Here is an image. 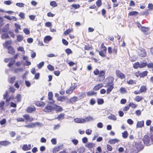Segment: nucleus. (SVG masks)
Masks as SVG:
<instances>
[{
    "mask_svg": "<svg viewBox=\"0 0 153 153\" xmlns=\"http://www.w3.org/2000/svg\"><path fill=\"white\" fill-rule=\"evenodd\" d=\"M97 100L98 105H102L104 102V100L102 99L98 98Z\"/></svg>",
    "mask_w": 153,
    "mask_h": 153,
    "instance_id": "8fccbe9b",
    "label": "nucleus"
},
{
    "mask_svg": "<svg viewBox=\"0 0 153 153\" xmlns=\"http://www.w3.org/2000/svg\"><path fill=\"white\" fill-rule=\"evenodd\" d=\"M108 117L109 119L114 120H115L117 119V118L116 116L114 115L111 114L110 116H109Z\"/></svg>",
    "mask_w": 153,
    "mask_h": 153,
    "instance_id": "3c124183",
    "label": "nucleus"
},
{
    "mask_svg": "<svg viewBox=\"0 0 153 153\" xmlns=\"http://www.w3.org/2000/svg\"><path fill=\"white\" fill-rule=\"evenodd\" d=\"M148 72L147 71H146L141 73L140 77H144L147 76Z\"/></svg>",
    "mask_w": 153,
    "mask_h": 153,
    "instance_id": "37998d69",
    "label": "nucleus"
},
{
    "mask_svg": "<svg viewBox=\"0 0 153 153\" xmlns=\"http://www.w3.org/2000/svg\"><path fill=\"white\" fill-rule=\"evenodd\" d=\"M15 26L16 28L15 30V32L16 33H19V30L21 29L20 26L17 23H15Z\"/></svg>",
    "mask_w": 153,
    "mask_h": 153,
    "instance_id": "cd10ccee",
    "label": "nucleus"
},
{
    "mask_svg": "<svg viewBox=\"0 0 153 153\" xmlns=\"http://www.w3.org/2000/svg\"><path fill=\"white\" fill-rule=\"evenodd\" d=\"M7 49L8 50V52L9 53L12 55L14 54L15 53V51L12 47L11 46L8 47Z\"/></svg>",
    "mask_w": 153,
    "mask_h": 153,
    "instance_id": "4be33fe9",
    "label": "nucleus"
},
{
    "mask_svg": "<svg viewBox=\"0 0 153 153\" xmlns=\"http://www.w3.org/2000/svg\"><path fill=\"white\" fill-rule=\"evenodd\" d=\"M73 29L71 28L70 29H68L66 30L63 33V34L65 35H67L69 34L70 33L73 32Z\"/></svg>",
    "mask_w": 153,
    "mask_h": 153,
    "instance_id": "c756f323",
    "label": "nucleus"
},
{
    "mask_svg": "<svg viewBox=\"0 0 153 153\" xmlns=\"http://www.w3.org/2000/svg\"><path fill=\"white\" fill-rule=\"evenodd\" d=\"M47 68L51 71H53L54 70V67L52 65L49 64L47 65Z\"/></svg>",
    "mask_w": 153,
    "mask_h": 153,
    "instance_id": "5fc2aeb1",
    "label": "nucleus"
},
{
    "mask_svg": "<svg viewBox=\"0 0 153 153\" xmlns=\"http://www.w3.org/2000/svg\"><path fill=\"white\" fill-rule=\"evenodd\" d=\"M24 32L26 35H28L30 33V30L27 28H25L23 30Z\"/></svg>",
    "mask_w": 153,
    "mask_h": 153,
    "instance_id": "bf43d9fd",
    "label": "nucleus"
},
{
    "mask_svg": "<svg viewBox=\"0 0 153 153\" xmlns=\"http://www.w3.org/2000/svg\"><path fill=\"white\" fill-rule=\"evenodd\" d=\"M35 105L38 107H43L45 105L44 102L41 101H38L35 103Z\"/></svg>",
    "mask_w": 153,
    "mask_h": 153,
    "instance_id": "b1692460",
    "label": "nucleus"
},
{
    "mask_svg": "<svg viewBox=\"0 0 153 153\" xmlns=\"http://www.w3.org/2000/svg\"><path fill=\"white\" fill-rule=\"evenodd\" d=\"M143 99V97L140 96H137L134 98V100L137 102H139Z\"/></svg>",
    "mask_w": 153,
    "mask_h": 153,
    "instance_id": "72a5a7b5",
    "label": "nucleus"
},
{
    "mask_svg": "<svg viewBox=\"0 0 153 153\" xmlns=\"http://www.w3.org/2000/svg\"><path fill=\"white\" fill-rule=\"evenodd\" d=\"M71 9H72L73 8H74V9H76L78 8H79L80 7V6L79 4H72L71 5Z\"/></svg>",
    "mask_w": 153,
    "mask_h": 153,
    "instance_id": "79ce46f5",
    "label": "nucleus"
},
{
    "mask_svg": "<svg viewBox=\"0 0 153 153\" xmlns=\"http://www.w3.org/2000/svg\"><path fill=\"white\" fill-rule=\"evenodd\" d=\"M148 8L149 10H153V4L152 3H149L148 4Z\"/></svg>",
    "mask_w": 153,
    "mask_h": 153,
    "instance_id": "e2e57ef3",
    "label": "nucleus"
},
{
    "mask_svg": "<svg viewBox=\"0 0 153 153\" xmlns=\"http://www.w3.org/2000/svg\"><path fill=\"white\" fill-rule=\"evenodd\" d=\"M149 10L147 9L146 10L141 12L140 13V15L141 16H147L149 15Z\"/></svg>",
    "mask_w": 153,
    "mask_h": 153,
    "instance_id": "c9c22d12",
    "label": "nucleus"
},
{
    "mask_svg": "<svg viewBox=\"0 0 153 153\" xmlns=\"http://www.w3.org/2000/svg\"><path fill=\"white\" fill-rule=\"evenodd\" d=\"M114 80V77L110 75L107 77L104 81V83L106 84L104 87H106L108 86L106 89L107 94H109L114 88V84L113 82Z\"/></svg>",
    "mask_w": 153,
    "mask_h": 153,
    "instance_id": "f257e3e1",
    "label": "nucleus"
},
{
    "mask_svg": "<svg viewBox=\"0 0 153 153\" xmlns=\"http://www.w3.org/2000/svg\"><path fill=\"white\" fill-rule=\"evenodd\" d=\"M140 63L138 62H137L134 64L133 67L134 69H137L138 68H140Z\"/></svg>",
    "mask_w": 153,
    "mask_h": 153,
    "instance_id": "ea45409f",
    "label": "nucleus"
},
{
    "mask_svg": "<svg viewBox=\"0 0 153 153\" xmlns=\"http://www.w3.org/2000/svg\"><path fill=\"white\" fill-rule=\"evenodd\" d=\"M148 68H152L153 69V63L150 62L148 64L147 63V65Z\"/></svg>",
    "mask_w": 153,
    "mask_h": 153,
    "instance_id": "0e129e2a",
    "label": "nucleus"
},
{
    "mask_svg": "<svg viewBox=\"0 0 153 153\" xmlns=\"http://www.w3.org/2000/svg\"><path fill=\"white\" fill-rule=\"evenodd\" d=\"M32 148L30 144H29L28 145L27 144L24 145L22 147V149L25 151H27L31 149Z\"/></svg>",
    "mask_w": 153,
    "mask_h": 153,
    "instance_id": "ddd939ff",
    "label": "nucleus"
},
{
    "mask_svg": "<svg viewBox=\"0 0 153 153\" xmlns=\"http://www.w3.org/2000/svg\"><path fill=\"white\" fill-rule=\"evenodd\" d=\"M144 126V122L143 120L138 121L136 125V127L137 128H142Z\"/></svg>",
    "mask_w": 153,
    "mask_h": 153,
    "instance_id": "412c9836",
    "label": "nucleus"
},
{
    "mask_svg": "<svg viewBox=\"0 0 153 153\" xmlns=\"http://www.w3.org/2000/svg\"><path fill=\"white\" fill-rule=\"evenodd\" d=\"M50 5L53 7H55L57 6L56 3L54 1H51L50 3Z\"/></svg>",
    "mask_w": 153,
    "mask_h": 153,
    "instance_id": "864d4df0",
    "label": "nucleus"
},
{
    "mask_svg": "<svg viewBox=\"0 0 153 153\" xmlns=\"http://www.w3.org/2000/svg\"><path fill=\"white\" fill-rule=\"evenodd\" d=\"M23 118L22 117H18L16 120L17 122H31L33 120V118L30 116L28 114H26L23 115Z\"/></svg>",
    "mask_w": 153,
    "mask_h": 153,
    "instance_id": "7ed1b4c3",
    "label": "nucleus"
},
{
    "mask_svg": "<svg viewBox=\"0 0 153 153\" xmlns=\"http://www.w3.org/2000/svg\"><path fill=\"white\" fill-rule=\"evenodd\" d=\"M48 99L50 101V102L51 104H53L54 102V100L53 99V94L52 92L50 91L48 94Z\"/></svg>",
    "mask_w": 153,
    "mask_h": 153,
    "instance_id": "9b49d317",
    "label": "nucleus"
},
{
    "mask_svg": "<svg viewBox=\"0 0 153 153\" xmlns=\"http://www.w3.org/2000/svg\"><path fill=\"white\" fill-rule=\"evenodd\" d=\"M147 90V88L146 86L145 85H143L141 86L139 90L141 93H145L146 92Z\"/></svg>",
    "mask_w": 153,
    "mask_h": 153,
    "instance_id": "5701e85b",
    "label": "nucleus"
},
{
    "mask_svg": "<svg viewBox=\"0 0 153 153\" xmlns=\"http://www.w3.org/2000/svg\"><path fill=\"white\" fill-rule=\"evenodd\" d=\"M97 93L93 91H89L87 93V95L88 97L92 96L94 95H96Z\"/></svg>",
    "mask_w": 153,
    "mask_h": 153,
    "instance_id": "f704fd0d",
    "label": "nucleus"
},
{
    "mask_svg": "<svg viewBox=\"0 0 153 153\" xmlns=\"http://www.w3.org/2000/svg\"><path fill=\"white\" fill-rule=\"evenodd\" d=\"M128 153H137V151L135 149L134 147H130L128 150Z\"/></svg>",
    "mask_w": 153,
    "mask_h": 153,
    "instance_id": "393cba45",
    "label": "nucleus"
},
{
    "mask_svg": "<svg viewBox=\"0 0 153 153\" xmlns=\"http://www.w3.org/2000/svg\"><path fill=\"white\" fill-rule=\"evenodd\" d=\"M36 108L34 106L29 107L27 108L26 111L27 113H31L36 110Z\"/></svg>",
    "mask_w": 153,
    "mask_h": 153,
    "instance_id": "a211bd4d",
    "label": "nucleus"
},
{
    "mask_svg": "<svg viewBox=\"0 0 153 153\" xmlns=\"http://www.w3.org/2000/svg\"><path fill=\"white\" fill-rule=\"evenodd\" d=\"M84 49L85 50L88 51L90 50H91L92 49V47L90 46L89 44H88L87 45H85L84 47Z\"/></svg>",
    "mask_w": 153,
    "mask_h": 153,
    "instance_id": "a19ab883",
    "label": "nucleus"
},
{
    "mask_svg": "<svg viewBox=\"0 0 153 153\" xmlns=\"http://www.w3.org/2000/svg\"><path fill=\"white\" fill-rule=\"evenodd\" d=\"M85 151V149L83 147H79L77 150L78 152L79 153H83Z\"/></svg>",
    "mask_w": 153,
    "mask_h": 153,
    "instance_id": "09e8293b",
    "label": "nucleus"
},
{
    "mask_svg": "<svg viewBox=\"0 0 153 153\" xmlns=\"http://www.w3.org/2000/svg\"><path fill=\"white\" fill-rule=\"evenodd\" d=\"M65 114L64 113H61L58 115L57 119L59 120H62L65 118Z\"/></svg>",
    "mask_w": 153,
    "mask_h": 153,
    "instance_id": "7c9ffc66",
    "label": "nucleus"
},
{
    "mask_svg": "<svg viewBox=\"0 0 153 153\" xmlns=\"http://www.w3.org/2000/svg\"><path fill=\"white\" fill-rule=\"evenodd\" d=\"M149 29L150 28L149 27H143L141 29V30L143 32L146 33L149 31Z\"/></svg>",
    "mask_w": 153,
    "mask_h": 153,
    "instance_id": "e433bc0d",
    "label": "nucleus"
},
{
    "mask_svg": "<svg viewBox=\"0 0 153 153\" xmlns=\"http://www.w3.org/2000/svg\"><path fill=\"white\" fill-rule=\"evenodd\" d=\"M19 16L22 19H24L25 18V14L23 13H20L19 14Z\"/></svg>",
    "mask_w": 153,
    "mask_h": 153,
    "instance_id": "774afa93",
    "label": "nucleus"
},
{
    "mask_svg": "<svg viewBox=\"0 0 153 153\" xmlns=\"http://www.w3.org/2000/svg\"><path fill=\"white\" fill-rule=\"evenodd\" d=\"M23 39V36L21 35H18L17 36V40L19 42L22 41Z\"/></svg>",
    "mask_w": 153,
    "mask_h": 153,
    "instance_id": "49530a36",
    "label": "nucleus"
},
{
    "mask_svg": "<svg viewBox=\"0 0 153 153\" xmlns=\"http://www.w3.org/2000/svg\"><path fill=\"white\" fill-rule=\"evenodd\" d=\"M135 145L137 149L139 151L142 150L144 148V145L141 142L138 141L134 142Z\"/></svg>",
    "mask_w": 153,
    "mask_h": 153,
    "instance_id": "6e6552de",
    "label": "nucleus"
},
{
    "mask_svg": "<svg viewBox=\"0 0 153 153\" xmlns=\"http://www.w3.org/2000/svg\"><path fill=\"white\" fill-rule=\"evenodd\" d=\"M85 122H88L90 121L93 120V119L92 117L90 116H88L86 117L85 119H84Z\"/></svg>",
    "mask_w": 153,
    "mask_h": 153,
    "instance_id": "c03bdc74",
    "label": "nucleus"
},
{
    "mask_svg": "<svg viewBox=\"0 0 153 153\" xmlns=\"http://www.w3.org/2000/svg\"><path fill=\"white\" fill-rule=\"evenodd\" d=\"M115 73L117 77L121 79H123L126 78L125 74L119 70H116L115 71Z\"/></svg>",
    "mask_w": 153,
    "mask_h": 153,
    "instance_id": "423d86ee",
    "label": "nucleus"
},
{
    "mask_svg": "<svg viewBox=\"0 0 153 153\" xmlns=\"http://www.w3.org/2000/svg\"><path fill=\"white\" fill-rule=\"evenodd\" d=\"M43 111L46 113L51 112L53 111V106L47 104L44 108Z\"/></svg>",
    "mask_w": 153,
    "mask_h": 153,
    "instance_id": "0eeeda50",
    "label": "nucleus"
},
{
    "mask_svg": "<svg viewBox=\"0 0 153 153\" xmlns=\"http://www.w3.org/2000/svg\"><path fill=\"white\" fill-rule=\"evenodd\" d=\"M94 146V144L91 143H88L86 144L85 146L90 149L93 148Z\"/></svg>",
    "mask_w": 153,
    "mask_h": 153,
    "instance_id": "473e14b6",
    "label": "nucleus"
},
{
    "mask_svg": "<svg viewBox=\"0 0 153 153\" xmlns=\"http://www.w3.org/2000/svg\"><path fill=\"white\" fill-rule=\"evenodd\" d=\"M103 87V84L102 83H99L96 85L93 88L94 91H97L100 89V88Z\"/></svg>",
    "mask_w": 153,
    "mask_h": 153,
    "instance_id": "f3484780",
    "label": "nucleus"
},
{
    "mask_svg": "<svg viewBox=\"0 0 153 153\" xmlns=\"http://www.w3.org/2000/svg\"><path fill=\"white\" fill-rule=\"evenodd\" d=\"M76 87L77 85L75 83H74V85L71 86L69 89L66 90V94H71Z\"/></svg>",
    "mask_w": 153,
    "mask_h": 153,
    "instance_id": "1a4fd4ad",
    "label": "nucleus"
},
{
    "mask_svg": "<svg viewBox=\"0 0 153 153\" xmlns=\"http://www.w3.org/2000/svg\"><path fill=\"white\" fill-rule=\"evenodd\" d=\"M119 141V140L117 139H111L108 142L111 144H114L116 143H117Z\"/></svg>",
    "mask_w": 153,
    "mask_h": 153,
    "instance_id": "a878e982",
    "label": "nucleus"
},
{
    "mask_svg": "<svg viewBox=\"0 0 153 153\" xmlns=\"http://www.w3.org/2000/svg\"><path fill=\"white\" fill-rule=\"evenodd\" d=\"M74 121L78 123H84L85 122L84 119L82 118H76L74 119Z\"/></svg>",
    "mask_w": 153,
    "mask_h": 153,
    "instance_id": "2eb2a0df",
    "label": "nucleus"
},
{
    "mask_svg": "<svg viewBox=\"0 0 153 153\" xmlns=\"http://www.w3.org/2000/svg\"><path fill=\"white\" fill-rule=\"evenodd\" d=\"M140 68H142L145 67L147 65L146 61L144 60V61L143 62H141L140 63Z\"/></svg>",
    "mask_w": 153,
    "mask_h": 153,
    "instance_id": "c85d7f7f",
    "label": "nucleus"
},
{
    "mask_svg": "<svg viewBox=\"0 0 153 153\" xmlns=\"http://www.w3.org/2000/svg\"><path fill=\"white\" fill-rule=\"evenodd\" d=\"M8 25H6L5 27H3V29L2 30V31L4 32H7L8 29Z\"/></svg>",
    "mask_w": 153,
    "mask_h": 153,
    "instance_id": "13d9d810",
    "label": "nucleus"
},
{
    "mask_svg": "<svg viewBox=\"0 0 153 153\" xmlns=\"http://www.w3.org/2000/svg\"><path fill=\"white\" fill-rule=\"evenodd\" d=\"M117 49L116 47H114L112 48L111 47L108 48V53L109 54L108 56L107 57L108 59H109L111 57V55H116L117 54Z\"/></svg>",
    "mask_w": 153,
    "mask_h": 153,
    "instance_id": "39448f33",
    "label": "nucleus"
},
{
    "mask_svg": "<svg viewBox=\"0 0 153 153\" xmlns=\"http://www.w3.org/2000/svg\"><path fill=\"white\" fill-rule=\"evenodd\" d=\"M146 55V51L144 49H142L139 52V55L142 57H145Z\"/></svg>",
    "mask_w": 153,
    "mask_h": 153,
    "instance_id": "6ab92c4d",
    "label": "nucleus"
},
{
    "mask_svg": "<svg viewBox=\"0 0 153 153\" xmlns=\"http://www.w3.org/2000/svg\"><path fill=\"white\" fill-rule=\"evenodd\" d=\"M100 51H99V55L102 57H106L107 49L104 45V43L102 42L101 43L100 47Z\"/></svg>",
    "mask_w": 153,
    "mask_h": 153,
    "instance_id": "20e7f679",
    "label": "nucleus"
},
{
    "mask_svg": "<svg viewBox=\"0 0 153 153\" xmlns=\"http://www.w3.org/2000/svg\"><path fill=\"white\" fill-rule=\"evenodd\" d=\"M35 126V124L33 123H31L27 125H25V127L27 128H33Z\"/></svg>",
    "mask_w": 153,
    "mask_h": 153,
    "instance_id": "a18cd8bd",
    "label": "nucleus"
},
{
    "mask_svg": "<svg viewBox=\"0 0 153 153\" xmlns=\"http://www.w3.org/2000/svg\"><path fill=\"white\" fill-rule=\"evenodd\" d=\"M96 4L98 7H100L102 4L101 0H97L96 2Z\"/></svg>",
    "mask_w": 153,
    "mask_h": 153,
    "instance_id": "4d7b16f0",
    "label": "nucleus"
},
{
    "mask_svg": "<svg viewBox=\"0 0 153 153\" xmlns=\"http://www.w3.org/2000/svg\"><path fill=\"white\" fill-rule=\"evenodd\" d=\"M78 97L76 96H74L70 98L68 100V103L70 104H73L78 101Z\"/></svg>",
    "mask_w": 153,
    "mask_h": 153,
    "instance_id": "f8f14e48",
    "label": "nucleus"
},
{
    "mask_svg": "<svg viewBox=\"0 0 153 153\" xmlns=\"http://www.w3.org/2000/svg\"><path fill=\"white\" fill-rule=\"evenodd\" d=\"M95 103H96L95 100L93 98H91L90 100L89 103L91 105H94Z\"/></svg>",
    "mask_w": 153,
    "mask_h": 153,
    "instance_id": "6e6d98bb",
    "label": "nucleus"
},
{
    "mask_svg": "<svg viewBox=\"0 0 153 153\" xmlns=\"http://www.w3.org/2000/svg\"><path fill=\"white\" fill-rule=\"evenodd\" d=\"M10 62L7 65V66L9 67H11L13 65L15 62V60L13 59L12 58V59L10 60Z\"/></svg>",
    "mask_w": 153,
    "mask_h": 153,
    "instance_id": "58836bf2",
    "label": "nucleus"
},
{
    "mask_svg": "<svg viewBox=\"0 0 153 153\" xmlns=\"http://www.w3.org/2000/svg\"><path fill=\"white\" fill-rule=\"evenodd\" d=\"M139 13L138 12L135 11H131L129 12L128 14V16H136L138 15Z\"/></svg>",
    "mask_w": 153,
    "mask_h": 153,
    "instance_id": "aec40b11",
    "label": "nucleus"
},
{
    "mask_svg": "<svg viewBox=\"0 0 153 153\" xmlns=\"http://www.w3.org/2000/svg\"><path fill=\"white\" fill-rule=\"evenodd\" d=\"M122 137L124 138H126L128 136V133L126 131H124L122 133Z\"/></svg>",
    "mask_w": 153,
    "mask_h": 153,
    "instance_id": "de8ad7c7",
    "label": "nucleus"
},
{
    "mask_svg": "<svg viewBox=\"0 0 153 153\" xmlns=\"http://www.w3.org/2000/svg\"><path fill=\"white\" fill-rule=\"evenodd\" d=\"M127 83L129 85H134L136 84V81L131 79H129L128 81H127Z\"/></svg>",
    "mask_w": 153,
    "mask_h": 153,
    "instance_id": "2f4dec72",
    "label": "nucleus"
},
{
    "mask_svg": "<svg viewBox=\"0 0 153 153\" xmlns=\"http://www.w3.org/2000/svg\"><path fill=\"white\" fill-rule=\"evenodd\" d=\"M15 79V77L14 76H12L9 79V82L11 83H13L14 82Z\"/></svg>",
    "mask_w": 153,
    "mask_h": 153,
    "instance_id": "052dcab7",
    "label": "nucleus"
},
{
    "mask_svg": "<svg viewBox=\"0 0 153 153\" xmlns=\"http://www.w3.org/2000/svg\"><path fill=\"white\" fill-rule=\"evenodd\" d=\"M21 83V81H17L14 84V86L17 88H19V84Z\"/></svg>",
    "mask_w": 153,
    "mask_h": 153,
    "instance_id": "603ef678",
    "label": "nucleus"
},
{
    "mask_svg": "<svg viewBox=\"0 0 153 153\" xmlns=\"http://www.w3.org/2000/svg\"><path fill=\"white\" fill-rule=\"evenodd\" d=\"M2 146H6L10 144L11 143L8 141L4 140L1 141Z\"/></svg>",
    "mask_w": 153,
    "mask_h": 153,
    "instance_id": "4c0bfd02",
    "label": "nucleus"
},
{
    "mask_svg": "<svg viewBox=\"0 0 153 153\" xmlns=\"http://www.w3.org/2000/svg\"><path fill=\"white\" fill-rule=\"evenodd\" d=\"M129 107L131 106L132 108H135L137 107V105L133 103H130L129 104Z\"/></svg>",
    "mask_w": 153,
    "mask_h": 153,
    "instance_id": "680f3d73",
    "label": "nucleus"
},
{
    "mask_svg": "<svg viewBox=\"0 0 153 153\" xmlns=\"http://www.w3.org/2000/svg\"><path fill=\"white\" fill-rule=\"evenodd\" d=\"M53 111L55 110L57 112H61L63 110L62 107L56 105H54L53 106Z\"/></svg>",
    "mask_w": 153,
    "mask_h": 153,
    "instance_id": "4468645a",
    "label": "nucleus"
},
{
    "mask_svg": "<svg viewBox=\"0 0 153 153\" xmlns=\"http://www.w3.org/2000/svg\"><path fill=\"white\" fill-rule=\"evenodd\" d=\"M107 149L108 151H111L112 150V146L109 144H107L106 145Z\"/></svg>",
    "mask_w": 153,
    "mask_h": 153,
    "instance_id": "69168bd1",
    "label": "nucleus"
},
{
    "mask_svg": "<svg viewBox=\"0 0 153 153\" xmlns=\"http://www.w3.org/2000/svg\"><path fill=\"white\" fill-rule=\"evenodd\" d=\"M17 101L19 102L21 99V96L20 94H18L16 95Z\"/></svg>",
    "mask_w": 153,
    "mask_h": 153,
    "instance_id": "338daca9",
    "label": "nucleus"
},
{
    "mask_svg": "<svg viewBox=\"0 0 153 153\" xmlns=\"http://www.w3.org/2000/svg\"><path fill=\"white\" fill-rule=\"evenodd\" d=\"M143 141L145 144L146 146H149L150 139L149 136L146 135H145L143 138Z\"/></svg>",
    "mask_w": 153,
    "mask_h": 153,
    "instance_id": "9d476101",
    "label": "nucleus"
},
{
    "mask_svg": "<svg viewBox=\"0 0 153 153\" xmlns=\"http://www.w3.org/2000/svg\"><path fill=\"white\" fill-rule=\"evenodd\" d=\"M94 73L95 75H98V82H102L105 78V71L103 70L99 71L98 69L96 68L94 71Z\"/></svg>",
    "mask_w": 153,
    "mask_h": 153,
    "instance_id": "f03ea898",
    "label": "nucleus"
},
{
    "mask_svg": "<svg viewBox=\"0 0 153 153\" xmlns=\"http://www.w3.org/2000/svg\"><path fill=\"white\" fill-rule=\"evenodd\" d=\"M68 97H67L64 96L59 97L57 98V100L61 102L65 101L66 100H68Z\"/></svg>",
    "mask_w": 153,
    "mask_h": 153,
    "instance_id": "dca6fc26",
    "label": "nucleus"
},
{
    "mask_svg": "<svg viewBox=\"0 0 153 153\" xmlns=\"http://www.w3.org/2000/svg\"><path fill=\"white\" fill-rule=\"evenodd\" d=\"M120 92L121 94H125L127 92L126 88L124 87H121L120 90Z\"/></svg>",
    "mask_w": 153,
    "mask_h": 153,
    "instance_id": "bb28decb",
    "label": "nucleus"
}]
</instances>
